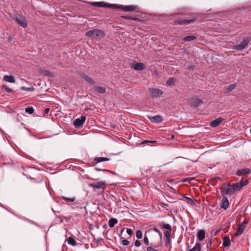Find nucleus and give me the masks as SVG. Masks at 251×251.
<instances>
[{"label":"nucleus","instance_id":"39448f33","mask_svg":"<svg viewBox=\"0 0 251 251\" xmlns=\"http://www.w3.org/2000/svg\"><path fill=\"white\" fill-rule=\"evenodd\" d=\"M149 92L152 97L155 98L160 97L163 94L161 90L157 88H150Z\"/></svg>","mask_w":251,"mask_h":251},{"label":"nucleus","instance_id":"4468645a","mask_svg":"<svg viewBox=\"0 0 251 251\" xmlns=\"http://www.w3.org/2000/svg\"><path fill=\"white\" fill-rule=\"evenodd\" d=\"M132 67L136 70L142 71L145 69V65L143 63H137L133 64Z\"/></svg>","mask_w":251,"mask_h":251},{"label":"nucleus","instance_id":"423d86ee","mask_svg":"<svg viewBox=\"0 0 251 251\" xmlns=\"http://www.w3.org/2000/svg\"><path fill=\"white\" fill-rule=\"evenodd\" d=\"M88 186L92 187L93 189H102L104 190L106 187V183L105 181H100L96 183H89Z\"/></svg>","mask_w":251,"mask_h":251},{"label":"nucleus","instance_id":"8fccbe9b","mask_svg":"<svg viewBox=\"0 0 251 251\" xmlns=\"http://www.w3.org/2000/svg\"><path fill=\"white\" fill-rule=\"evenodd\" d=\"M126 19H132V20H135L136 19L135 18H131V17H129V18H126Z\"/></svg>","mask_w":251,"mask_h":251},{"label":"nucleus","instance_id":"4be33fe9","mask_svg":"<svg viewBox=\"0 0 251 251\" xmlns=\"http://www.w3.org/2000/svg\"><path fill=\"white\" fill-rule=\"evenodd\" d=\"M183 201L186 202L187 203L190 205L194 204V199L193 198L187 197L186 196H184L183 198Z\"/></svg>","mask_w":251,"mask_h":251},{"label":"nucleus","instance_id":"c03bdc74","mask_svg":"<svg viewBox=\"0 0 251 251\" xmlns=\"http://www.w3.org/2000/svg\"><path fill=\"white\" fill-rule=\"evenodd\" d=\"M126 232L129 235H131L133 233V231H132V230L130 228H127L126 229Z\"/></svg>","mask_w":251,"mask_h":251},{"label":"nucleus","instance_id":"09e8293b","mask_svg":"<svg viewBox=\"0 0 251 251\" xmlns=\"http://www.w3.org/2000/svg\"><path fill=\"white\" fill-rule=\"evenodd\" d=\"M50 111V108H47L45 109V112L46 113H48Z\"/></svg>","mask_w":251,"mask_h":251},{"label":"nucleus","instance_id":"2eb2a0df","mask_svg":"<svg viewBox=\"0 0 251 251\" xmlns=\"http://www.w3.org/2000/svg\"><path fill=\"white\" fill-rule=\"evenodd\" d=\"M229 206V202L228 199L226 197H224L222 200V205L221 207L224 210H226L228 208Z\"/></svg>","mask_w":251,"mask_h":251},{"label":"nucleus","instance_id":"c9c22d12","mask_svg":"<svg viewBox=\"0 0 251 251\" xmlns=\"http://www.w3.org/2000/svg\"><path fill=\"white\" fill-rule=\"evenodd\" d=\"M25 112L27 113H29L30 114H31L32 113H34V109L33 107H29L28 108H26L25 109Z\"/></svg>","mask_w":251,"mask_h":251},{"label":"nucleus","instance_id":"864d4df0","mask_svg":"<svg viewBox=\"0 0 251 251\" xmlns=\"http://www.w3.org/2000/svg\"><path fill=\"white\" fill-rule=\"evenodd\" d=\"M124 229H125V228H123L122 229V231H121V232H122V233L123 232V231H124Z\"/></svg>","mask_w":251,"mask_h":251},{"label":"nucleus","instance_id":"5fc2aeb1","mask_svg":"<svg viewBox=\"0 0 251 251\" xmlns=\"http://www.w3.org/2000/svg\"><path fill=\"white\" fill-rule=\"evenodd\" d=\"M171 138H174V135H172Z\"/></svg>","mask_w":251,"mask_h":251},{"label":"nucleus","instance_id":"7ed1b4c3","mask_svg":"<svg viewBox=\"0 0 251 251\" xmlns=\"http://www.w3.org/2000/svg\"><path fill=\"white\" fill-rule=\"evenodd\" d=\"M250 41L251 39L249 37L245 38L240 44L234 46L233 49L238 50H242L248 47Z\"/></svg>","mask_w":251,"mask_h":251},{"label":"nucleus","instance_id":"79ce46f5","mask_svg":"<svg viewBox=\"0 0 251 251\" xmlns=\"http://www.w3.org/2000/svg\"><path fill=\"white\" fill-rule=\"evenodd\" d=\"M144 243L148 246L149 244V239H148V238L147 236H145L144 238Z\"/></svg>","mask_w":251,"mask_h":251},{"label":"nucleus","instance_id":"f03ea898","mask_svg":"<svg viewBox=\"0 0 251 251\" xmlns=\"http://www.w3.org/2000/svg\"><path fill=\"white\" fill-rule=\"evenodd\" d=\"M162 228L166 229V230L164 231V234L165 238L166 246H168L169 245L171 244V232L172 231V227L169 224L163 222H162Z\"/></svg>","mask_w":251,"mask_h":251},{"label":"nucleus","instance_id":"473e14b6","mask_svg":"<svg viewBox=\"0 0 251 251\" xmlns=\"http://www.w3.org/2000/svg\"><path fill=\"white\" fill-rule=\"evenodd\" d=\"M232 185L233 187L234 191H239L240 190H241L242 189V187L239 184L238 182L234 183Z\"/></svg>","mask_w":251,"mask_h":251},{"label":"nucleus","instance_id":"de8ad7c7","mask_svg":"<svg viewBox=\"0 0 251 251\" xmlns=\"http://www.w3.org/2000/svg\"><path fill=\"white\" fill-rule=\"evenodd\" d=\"M45 75H49L50 76H53V75H52V73H51L49 71H46L45 72Z\"/></svg>","mask_w":251,"mask_h":251},{"label":"nucleus","instance_id":"f8f14e48","mask_svg":"<svg viewBox=\"0 0 251 251\" xmlns=\"http://www.w3.org/2000/svg\"><path fill=\"white\" fill-rule=\"evenodd\" d=\"M203 103V101L199 99H194L192 100L191 105L194 108L199 107L201 104Z\"/></svg>","mask_w":251,"mask_h":251},{"label":"nucleus","instance_id":"b1692460","mask_svg":"<svg viewBox=\"0 0 251 251\" xmlns=\"http://www.w3.org/2000/svg\"><path fill=\"white\" fill-rule=\"evenodd\" d=\"M136 7L134 5H127L124 7L123 9L125 11H133L135 10Z\"/></svg>","mask_w":251,"mask_h":251},{"label":"nucleus","instance_id":"c756f323","mask_svg":"<svg viewBox=\"0 0 251 251\" xmlns=\"http://www.w3.org/2000/svg\"><path fill=\"white\" fill-rule=\"evenodd\" d=\"M67 242H68V244H69L73 246H75L76 244V242L75 240V239L71 237H69L67 239Z\"/></svg>","mask_w":251,"mask_h":251},{"label":"nucleus","instance_id":"4d7b16f0","mask_svg":"<svg viewBox=\"0 0 251 251\" xmlns=\"http://www.w3.org/2000/svg\"><path fill=\"white\" fill-rule=\"evenodd\" d=\"M250 132H251V129H250Z\"/></svg>","mask_w":251,"mask_h":251},{"label":"nucleus","instance_id":"603ef678","mask_svg":"<svg viewBox=\"0 0 251 251\" xmlns=\"http://www.w3.org/2000/svg\"><path fill=\"white\" fill-rule=\"evenodd\" d=\"M8 40H9V41H11L12 39L11 38L9 37V38H8Z\"/></svg>","mask_w":251,"mask_h":251},{"label":"nucleus","instance_id":"6ab92c4d","mask_svg":"<svg viewBox=\"0 0 251 251\" xmlns=\"http://www.w3.org/2000/svg\"><path fill=\"white\" fill-rule=\"evenodd\" d=\"M230 245V238L228 236H225L223 238V246L224 247H228Z\"/></svg>","mask_w":251,"mask_h":251},{"label":"nucleus","instance_id":"9b49d317","mask_svg":"<svg viewBox=\"0 0 251 251\" xmlns=\"http://www.w3.org/2000/svg\"><path fill=\"white\" fill-rule=\"evenodd\" d=\"M149 118L151 122L156 124L160 123L163 121L162 117L158 115L152 117H149Z\"/></svg>","mask_w":251,"mask_h":251},{"label":"nucleus","instance_id":"5701e85b","mask_svg":"<svg viewBox=\"0 0 251 251\" xmlns=\"http://www.w3.org/2000/svg\"><path fill=\"white\" fill-rule=\"evenodd\" d=\"M96 163H100L103 161H107L109 160V158L107 157H96L94 159Z\"/></svg>","mask_w":251,"mask_h":251},{"label":"nucleus","instance_id":"cd10ccee","mask_svg":"<svg viewBox=\"0 0 251 251\" xmlns=\"http://www.w3.org/2000/svg\"><path fill=\"white\" fill-rule=\"evenodd\" d=\"M236 87L235 84H232L226 87V92L228 93L232 91Z\"/></svg>","mask_w":251,"mask_h":251},{"label":"nucleus","instance_id":"a878e982","mask_svg":"<svg viewBox=\"0 0 251 251\" xmlns=\"http://www.w3.org/2000/svg\"><path fill=\"white\" fill-rule=\"evenodd\" d=\"M82 77L90 84H95V81L90 77L84 75H83Z\"/></svg>","mask_w":251,"mask_h":251},{"label":"nucleus","instance_id":"6e6552de","mask_svg":"<svg viewBox=\"0 0 251 251\" xmlns=\"http://www.w3.org/2000/svg\"><path fill=\"white\" fill-rule=\"evenodd\" d=\"M86 120V117L82 116L80 118H77L74 121V125L75 127H80L83 125Z\"/></svg>","mask_w":251,"mask_h":251},{"label":"nucleus","instance_id":"a211bd4d","mask_svg":"<svg viewBox=\"0 0 251 251\" xmlns=\"http://www.w3.org/2000/svg\"><path fill=\"white\" fill-rule=\"evenodd\" d=\"M245 227H246L245 226H244L243 225H240L239 226V227H238L237 231L235 233V235L236 236H238L241 235L244 232V231L245 229Z\"/></svg>","mask_w":251,"mask_h":251},{"label":"nucleus","instance_id":"2f4dec72","mask_svg":"<svg viewBox=\"0 0 251 251\" xmlns=\"http://www.w3.org/2000/svg\"><path fill=\"white\" fill-rule=\"evenodd\" d=\"M238 183L242 188L244 186H246L249 183V181L247 179L244 180L242 179L238 182Z\"/></svg>","mask_w":251,"mask_h":251},{"label":"nucleus","instance_id":"c85d7f7f","mask_svg":"<svg viewBox=\"0 0 251 251\" xmlns=\"http://www.w3.org/2000/svg\"><path fill=\"white\" fill-rule=\"evenodd\" d=\"M197 37L194 35H190L183 38V40L184 41H191L195 40Z\"/></svg>","mask_w":251,"mask_h":251},{"label":"nucleus","instance_id":"aec40b11","mask_svg":"<svg viewBox=\"0 0 251 251\" xmlns=\"http://www.w3.org/2000/svg\"><path fill=\"white\" fill-rule=\"evenodd\" d=\"M94 90L95 92L100 94L104 93L106 91L105 88L102 86H95Z\"/></svg>","mask_w":251,"mask_h":251},{"label":"nucleus","instance_id":"7c9ffc66","mask_svg":"<svg viewBox=\"0 0 251 251\" xmlns=\"http://www.w3.org/2000/svg\"><path fill=\"white\" fill-rule=\"evenodd\" d=\"M176 79L173 77L170 78L166 82L167 85L169 86H173L175 82Z\"/></svg>","mask_w":251,"mask_h":251},{"label":"nucleus","instance_id":"9d476101","mask_svg":"<svg viewBox=\"0 0 251 251\" xmlns=\"http://www.w3.org/2000/svg\"><path fill=\"white\" fill-rule=\"evenodd\" d=\"M92 4L93 6L99 7H115V5L113 4H108L103 2H92Z\"/></svg>","mask_w":251,"mask_h":251},{"label":"nucleus","instance_id":"ea45409f","mask_svg":"<svg viewBox=\"0 0 251 251\" xmlns=\"http://www.w3.org/2000/svg\"><path fill=\"white\" fill-rule=\"evenodd\" d=\"M194 179V177H187V178H184L182 180V182H185L186 181H190Z\"/></svg>","mask_w":251,"mask_h":251},{"label":"nucleus","instance_id":"49530a36","mask_svg":"<svg viewBox=\"0 0 251 251\" xmlns=\"http://www.w3.org/2000/svg\"><path fill=\"white\" fill-rule=\"evenodd\" d=\"M147 250L148 251H158L156 249H155L151 247H149L147 248Z\"/></svg>","mask_w":251,"mask_h":251},{"label":"nucleus","instance_id":"0eeeda50","mask_svg":"<svg viewBox=\"0 0 251 251\" xmlns=\"http://www.w3.org/2000/svg\"><path fill=\"white\" fill-rule=\"evenodd\" d=\"M235 192L232 185L227 184L226 186L222 188V195H232Z\"/></svg>","mask_w":251,"mask_h":251},{"label":"nucleus","instance_id":"f704fd0d","mask_svg":"<svg viewBox=\"0 0 251 251\" xmlns=\"http://www.w3.org/2000/svg\"><path fill=\"white\" fill-rule=\"evenodd\" d=\"M120 239L123 245L127 246L129 244V242L127 240L125 239L124 238L121 236H120Z\"/></svg>","mask_w":251,"mask_h":251},{"label":"nucleus","instance_id":"6e6d98bb","mask_svg":"<svg viewBox=\"0 0 251 251\" xmlns=\"http://www.w3.org/2000/svg\"><path fill=\"white\" fill-rule=\"evenodd\" d=\"M216 179H220V177H216Z\"/></svg>","mask_w":251,"mask_h":251},{"label":"nucleus","instance_id":"f3484780","mask_svg":"<svg viewBox=\"0 0 251 251\" xmlns=\"http://www.w3.org/2000/svg\"><path fill=\"white\" fill-rule=\"evenodd\" d=\"M205 236V231L203 229H201L198 232L197 238L200 241H202L204 240Z\"/></svg>","mask_w":251,"mask_h":251},{"label":"nucleus","instance_id":"dca6fc26","mask_svg":"<svg viewBox=\"0 0 251 251\" xmlns=\"http://www.w3.org/2000/svg\"><path fill=\"white\" fill-rule=\"evenodd\" d=\"M251 173V170L249 169H242L238 170L237 171L236 174L238 176H240L243 174H250Z\"/></svg>","mask_w":251,"mask_h":251},{"label":"nucleus","instance_id":"412c9836","mask_svg":"<svg viewBox=\"0 0 251 251\" xmlns=\"http://www.w3.org/2000/svg\"><path fill=\"white\" fill-rule=\"evenodd\" d=\"M3 80L10 83H14L15 82V79L12 75H6L4 76Z\"/></svg>","mask_w":251,"mask_h":251},{"label":"nucleus","instance_id":"20e7f679","mask_svg":"<svg viewBox=\"0 0 251 251\" xmlns=\"http://www.w3.org/2000/svg\"><path fill=\"white\" fill-rule=\"evenodd\" d=\"M13 19L23 27L25 28L27 26V22L25 17L20 15L17 16Z\"/></svg>","mask_w":251,"mask_h":251},{"label":"nucleus","instance_id":"3c124183","mask_svg":"<svg viewBox=\"0 0 251 251\" xmlns=\"http://www.w3.org/2000/svg\"><path fill=\"white\" fill-rule=\"evenodd\" d=\"M95 169L97 170V171H101L102 170H101L100 169H99L98 168H95Z\"/></svg>","mask_w":251,"mask_h":251},{"label":"nucleus","instance_id":"4c0bfd02","mask_svg":"<svg viewBox=\"0 0 251 251\" xmlns=\"http://www.w3.org/2000/svg\"><path fill=\"white\" fill-rule=\"evenodd\" d=\"M3 88L4 89L6 92L8 93H11L13 92V90L12 89L9 88L6 85H3L2 86Z\"/></svg>","mask_w":251,"mask_h":251},{"label":"nucleus","instance_id":"a19ab883","mask_svg":"<svg viewBox=\"0 0 251 251\" xmlns=\"http://www.w3.org/2000/svg\"><path fill=\"white\" fill-rule=\"evenodd\" d=\"M153 230L159 235V236L161 238H162V233L160 232V231L158 228L155 227L153 228Z\"/></svg>","mask_w":251,"mask_h":251},{"label":"nucleus","instance_id":"f257e3e1","mask_svg":"<svg viewBox=\"0 0 251 251\" xmlns=\"http://www.w3.org/2000/svg\"><path fill=\"white\" fill-rule=\"evenodd\" d=\"M85 35L88 37L99 40L105 36V34L101 30L94 29L86 32Z\"/></svg>","mask_w":251,"mask_h":251},{"label":"nucleus","instance_id":"1a4fd4ad","mask_svg":"<svg viewBox=\"0 0 251 251\" xmlns=\"http://www.w3.org/2000/svg\"><path fill=\"white\" fill-rule=\"evenodd\" d=\"M195 19H192L190 20H178L175 22V25H188L191 23H194L195 21Z\"/></svg>","mask_w":251,"mask_h":251},{"label":"nucleus","instance_id":"ddd939ff","mask_svg":"<svg viewBox=\"0 0 251 251\" xmlns=\"http://www.w3.org/2000/svg\"><path fill=\"white\" fill-rule=\"evenodd\" d=\"M224 120V119L222 118H219L216 119L213 121H212L210 123V126L212 127H216L218 126Z\"/></svg>","mask_w":251,"mask_h":251},{"label":"nucleus","instance_id":"37998d69","mask_svg":"<svg viewBox=\"0 0 251 251\" xmlns=\"http://www.w3.org/2000/svg\"><path fill=\"white\" fill-rule=\"evenodd\" d=\"M156 141H150V140H145L142 142V144H148V143H155Z\"/></svg>","mask_w":251,"mask_h":251},{"label":"nucleus","instance_id":"72a5a7b5","mask_svg":"<svg viewBox=\"0 0 251 251\" xmlns=\"http://www.w3.org/2000/svg\"><path fill=\"white\" fill-rule=\"evenodd\" d=\"M21 89L22 90L28 91V92H32V91H34V90H35L34 88L33 87H25V86H22L21 88Z\"/></svg>","mask_w":251,"mask_h":251},{"label":"nucleus","instance_id":"393cba45","mask_svg":"<svg viewBox=\"0 0 251 251\" xmlns=\"http://www.w3.org/2000/svg\"><path fill=\"white\" fill-rule=\"evenodd\" d=\"M118 223V220L115 218L110 219L108 222V225L110 227H113L115 224Z\"/></svg>","mask_w":251,"mask_h":251},{"label":"nucleus","instance_id":"58836bf2","mask_svg":"<svg viewBox=\"0 0 251 251\" xmlns=\"http://www.w3.org/2000/svg\"><path fill=\"white\" fill-rule=\"evenodd\" d=\"M136 236L138 239H141L142 237V233L141 230H138L136 233Z\"/></svg>","mask_w":251,"mask_h":251},{"label":"nucleus","instance_id":"a18cd8bd","mask_svg":"<svg viewBox=\"0 0 251 251\" xmlns=\"http://www.w3.org/2000/svg\"><path fill=\"white\" fill-rule=\"evenodd\" d=\"M135 246L137 247H139L141 246V242L140 241L137 240L135 242Z\"/></svg>","mask_w":251,"mask_h":251},{"label":"nucleus","instance_id":"bb28decb","mask_svg":"<svg viewBox=\"0 0 251 251\" xmlns=\"http://www.w3.org/2000/svg\"><path fill=\"white\" fill-rule=\"evenodd\" d=\"M189 251H201V244L197 243L195 246Z\"/></svg>","mask_w":251,"mask_h":251},{"label":"nucleus","instance_id":"e433bc0d","mask_svg":"<svg viewBox=\"0 0 251 251\" xmlns=\"http://www.w3.org/2000/svg\"><path fill=\"white\" fill-rule=\"evenodd\" d=\"M62 199L65 200L66 201L73 202L75 201V199L74 198H67L62 197Z\"/></svg>","mask_w":251,"mask_h":251}]
</instances>
